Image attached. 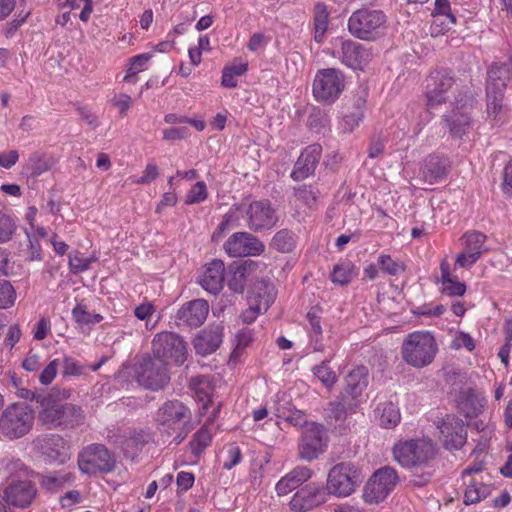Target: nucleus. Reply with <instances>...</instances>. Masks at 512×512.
<instances>
[{"label":"nucleus","instance_id":"a211bd4d","mask_svg":"<svg viewBox=\"0 0 512 512\" xmlns=\"http://www.w3.org/2000/svg\"><path fill=\"white\" fill-rule=\"evenodd\" d=\"M440 439L448 450H458L463 447L467 439V431L461 419L454 415H447L437 425Z\"/></svg>","mask_w":512,"mask_h":512},{"label":"nucleus","instance_id":"9b49d317","mask_svg":"<svg viewBox=\"0 0 512 512\" xmlns=\"http://www.w3.org/2000/svg\"><path fill=\"white\" fill-rule=\"evenodd\" d=\"M398 482L399 477L394 468L385 466L378 469L364 487V501L368 504L382 502L394 490Z\"/></svg>","mask_w":512,"mask_h":512},{"label":"nucleus","instance_id":"4be33fe9","mask_svg":"<svg viewBox=\"0 0 512 512\" xmlns=\"http://www.w3.org/2000/svg\"><path fill=\"white\" fill-rule=\"evenodd\" d=\"M38 447L49 462L63 464L70 458L65 439L58 434H49L38 439Z\"/></svg>","mask_w":512,"mask_h":512},{"label":"nucleus","instance_id":"a878e982","mask_svg":"<svg viewBox=\"0 0 512 512\" xmlns=\"http://www.w3.org/2000/svg\"><path fill=\"white\" fill-rule=\"evenodd\" d=\"M223 340V326L213 324L201 331L194 339V348L199 355H209L215 352Z\"/></svg>","mask_w":512,"mask_h":512},{"label":"nucleus","instance_id":"1a4fd4ad","mask_svg":"<svg viewBox=\"0 0 512 512\" xmlns=\"http://www.w3.org/2000/svg\"><path fill=\"white\" fill-rule=\"evenodd\" d=\"M386 22V16L381 10L369 8L358 9L348 20L349 32L362 40H373L379 34Z\"/></svg>","mask_w":512,"mask_h":512},{"label":"nucleus","instance_id":"4c0bfd02","mask_svg":"<svg viewBox=\"0 0 512 512\" xmlns=\"http://www.w3.org/2000/svg\"><path fill=\"white\" fill-rule=\"evenodd\" d=\"M239 219H240V215L237 210L236 204H234L230 208V210L223 216L222 221L220 222L218 227L213 232L212 241L218 242L227 231L239 227L240 226Z\"/></svg>","mask_w":512,"mask_h":512},{"label":"nucleus","instance_id":"2f4dec72","mask_svg":"<svg viewBox=\"0 0 512 512\" xmlns=\"http://www.w3.org/2000/svg\"><path fill=\"white\" fill-rule=\"evenodd\" d=\"M368 385V371L364 366H359L353 369L346 376V386L340 392L341 394L358 400L362 392Z\"/></svg>","mask_w":512,"mask_h":512},{"label":"nucleus","instance_id":"5701e85b","mask_svg":"<svg viewBox=\"0 0 512 512\" xmlns=\"http://www.w3.org/2000/svg\"><path fill=\"white\" fill-rule=\"evenodd\" d=\"M322 146L311 144L306 147L295 163L291 177L294 180H302L314 173L321 158Z\"/></svg>","mask_w":512,"mask_h":512},{"label":"nucleus","instance_id":"6ab92c4d","mask_svg":"<svg viewBox=\"0 0 512 512\" xmlns=\"http://www.w3.org/2000/svg\"><path fill=\"white\" fill-rule=\"evenodd\" d=\"M37 494L35 483L30 477L13 479L4 490V498L10 505L26 508L31 505Z\"/></svg>","mask_w":512,"mask_h":512},{"label":"nucleus","instance_id":"774afa93","mask_svg":"<svg viewBox=\"0 0 512 512\" xmlns=\"http://www.w3.org/2000/svg\"><path fill=\"white\" fill-rule=\"evenodd\" d=\"M454 347L466 348L468 351H472L475 349V343L473 338L466 332H459L453 341Z\"/></svg>","mask_w":512,"mask_h":512},{"label":"nucleus","instance_id":"09e8293b","mask_svg":"<svg viewBox=\"0 0 512 512\" xmlns=\"http://www.w3.org/2000/svg\"><path fill=\"white\" fill-rule=\"evenodd\" d=\"M363 106L364 101H358L356 111L344 115L341 122V129L343 132H352L356 127L359 126L363 119Z\"/></svg>","mask_w":512,"mask_h":512},{"label":"nucleus","instance_id":"ddd939ff","mask_svg":"<svg viewBox=\"0 0 512 512\" xmlns=\"http://www.w3.org/2000/svg\"><path fill=\"white\" fill-rule=\"evenodd\" d=\"M327 437L323 425L310 422L302 432L298 444V456L305 461L317 459L326 449Z\"/></svg>","mask_w":512,"mask_h":512},{"label":"nucleus","instance_id":"473e14b6","mask_svg":"<svg viewBox=\"0 0 512 512\" xmlns=\"http://www.w3.org/2000/svg\"><path fill=\"white\" fill-rule=\"evenodd\" d=\"M443 120L454 138H462L470 128V116L467 111L453 110Z\"/></svg>","mask_w":512,"mask_h":512},{"label":"nucleus","instance_id":"79ce46f5","mask_svg":"<svg viewBox=\"0 0 512 512\" xmlns=\"http://www.w3.org/2000/svg\"><path fill=\"white\" fill-rule=\"evenodd\" d=\"M212 439L211 431L208 425H203L192 437L190 448L192 453L199 457L207 446L210 445Z\"/></svg>","mask_w":512,"mask_h":512},{"label":"nucleus","instance_id":"c756f323","mask_svg":"<svg viewBox=\"0 0 512 512\" xmlns=\"http://www.w3.org/2000/svg\"><path fill=\"white\" fill-rule=\"evenodd\" d=\"M457 407L466 417H475L484 407V398L476 390L467 388L460 391Z\"/></svg>","mask_w":512,"mask_h":512},{"label":"nucleus","instance_id":"b1692460","mask_svg":"<svg viewBox=\"0 0 512 512\" xmlns=\"http://www.w3.org/2000/svg\"><path fill=\"white\" fill-rule=\"evenodd\" d=\"M341 62L352 69H361L370 61L371 53L362 44L347 39L341 40Z\"/></svg>","mask_w":512,"mask_h":512},{"label":"nucleus","instance_id":"6e6552de","mask_svg":"<svg viewBox=\"0 0 512 512\" xmlns=\"http://www.w3.org/2000/svg\"><path fill=\"white\" fill-rule=\"evenodd\" d=\"M362 480L361 473L354 464L341 462L329 470L326 491L339 498L348 497L355 492Z\"/></svg>","mask_w":512,"mask_h":512},{"label":"nucleus","instance_id":"6e6d98bb","mask_svg":"<svg viewBox=\"0 0 512 512\" xmlns=\"http://www.w3.org/2000/svg\"><path fill=\"white\" fill-rule=\"evenodd\" d=\"M29 163L31 165L30 166L31 173L34 176L41 175L42 173L46 172L50 168L46 159L38 153L32 154L30 156Z\"/></svg>","mask_w":512,"mask_h":512},{"label":"nucleus","instance_id":"bf43d9fd","mask_svg":"<svg viewBox=\"0 0 512 512\" xmlns=\"http://www.w3.org/2000/svg\"><path fill=\"white\" fill-rule=\"evenodd\" d=\"M84 367L73 357L65 356L63 360V375L64 376H78L83 374Z\"/></svg>","mask_w":512,"mask_h":512},{"label":"nucleus","instance_id":"680f3d73","mask_svg":"<svg viewBox=\"0 0 512 512\" xmlns=\"http://www.w3.org/2000/svg\"><path fill=\"white\" fill-rule=\"evenodd\" d=\"M92 262L91 258H84L79 253H76L73 256H70L69 265L70 269L74 273H81L89 269L90 264Z\"/></svg>","mask_w":512,"mask_h":512},{"label":"nucleus","instance_id":"0e129e2a","mask_svg":"<svg viewBox=\"0 0 512 512\" xmlns=\"http://www.w3.org/2000/svg\"><path fill=\"white\" fill-rule=\"evenodd\" d=\"M480 256L477 253H472L466 249H464L461 253L457 255L455 264L461 268H470L472 267L478 260Z\"/></svg>","mask_w":512,"mask_h":512},{"label":"nucleus","instance_id":"393cba45","mask_svg":"<svg viewBox=\"0 0 512 512\" xmlns=\"http://www.w3.org/2000/svg\"><path fill=\"white\" fill-rule=\"evenodd\" d=\"M449 168L450 161L448 158L431 154L425 158L420 175L425 182L435 184L446 178Z\"/></svg>","mask_w":512,"mask_h":512},{"label":"nucleus","instance_id":"72a5a7b5","mask_svg":"<svg viewBox=\"0 0 512 512\" xmlns=\"http://www.w3.org/2000/svg\"><path fill=\"white\" fill-rule=\"evenodd\" d=\"M442 284V292L448 296H462L466 292V285L464 282L458 281L456 276H452L450 272V265L447 261H442L440 264Z\"/></svg>","mask_w":512,"mask_h":512},{"label":"nucleus","instance_id":"a19ab883","mask_svg":"<svg viewBox=\"0 0 512 512\" xmlns=\"http://www.w3.org/2000/svg\"><path fill=\"white\" fill-rule=\"evenodd\" d=\"M355 266L351 261H343L335 265L331 273L333 283L345 285L355 276Z\"/></svg>","mask_w":512,"mask_h":512},{"label":"nucleus","instance_id":"052dcab7","mask_svg":"<svg viewBox=\"0 0 512 512\" xmlns=\"http://www.w3.org/2000/svg\"><path fill=\"white\" fill-rule=\"evenodd\" d=\"M432 15L445 16L449 19L451 24L456 23V17L451 12L449 0H435V8Z\"/></svg>","mask_w":512,"mask_h":512},{"label":"nucleus","instance_id":"7c9ffc66","mask_svg":"<svg viewBox=\"0 0 512 512\" xmlns=\"http://www.w3.org/2000/svg\"><path fill=\"white\" fill-rule=\"evenodd\" d=\"M262 287L265 289L264 294L257 293L255 295V298H259V300L255 304V306H250L249 309H247L246 311H244L242 313L241 318L244 323H248V324L252 323L256 319V317L260 313V311L262 309L267 310L268 307L270 306V304L273 302L274 295H275L274 287L269 283L261 281L255 287V289H258V288L260 289Z\"/></svg>","mask_w":512,"mask_h":512},{"label":"nucleus","instance_id":"49530a36","mask_svg":"<svg viewBox=\"0 0 512 512\" xmlns=\"http://www.w3.org/2000/svg\"><path fill=\"white\" fill-rule=\"evenodd\" d=\"M312 371L328 389H331L337 382L336 373L329 367L326 361H322L319 365L314 366Z\"/></svg>","mask_w":512,"mask_h":512},{"label":"nucleus","instance_id":"2eb2a0df","mask_svg":"<svg viewBox=\"0 0 512 512\" xmlns=\"http://www.w3.org/2000/svg\"><path fill=\"white\" fill-rule=\"evenodd\" d=\"M224 251L233 258L260 256L265 251L264 243L250 232H235L223 245Z\"/></svg>","mask_w":512,"mask_h":512},{"label":"nucleus","instance_id":"e2e57ef3","mask_svg":"<svg viewBox=\"0 0 512 512\" xmlns=\"http://www.w3.org/2000/svg\"><path fill=\"white\" fill-rule=\"evenodd\" d=\"M296 197L306 205L311 206L316 202L317 193L311 186H301L295 191Z\"/></svg>","mask_w":512,"mask_h":512},{"label":"nucleus","instance_id":"423d86ee","mask_svg":"<svg viewBox=\"0 0 512 512\" xmlns=\"http://www.w3.org/2000/svg\"><path fill=\"white\" fill-rule=\"evenodd\" d=\"M34 413L24 403L8 405L0 415V433L8 439H18L32 428Z\"/></svg>","mask_w":512,"mask_h":512},{"label":"nucleus","instance_id":"20e7f679","mask_svg":"<svg viewBox=\"0 0 512 512\" xmlns=\"http://www.w3.org/2000/svg\"><path fill=\"white\" fill-rule=\"evenodd\" d=\"M240 218H244L246 227L253 232L271 230L278 222V215L272 203L267 199L243 200L236 204Z\"/></svg>","mask_w":512,"mask_h":512},{"label":"nucleus","instance_id":"13d9d810","mask_svg":"<svg viewBox=\"0 0 512 512\" xmlns=\"http://www.w3.org/2000/svg\"><path fill=\"white\" fill-rule=\"evenodd\" d=\"M60 363L58 359L52 360L40 373L39 381L43 385H49L55 378Z\"/></svg>","mask_w":512,"mask_h":512},{"label":"nucleus","instance_id":"69168bd1","mask_svg":"<svg viewBox=\"0 0 512 512\" xmlns=\"http://www.w3.org/2000/svg\"><path fill=\"white\" fill-rule=\"evenodd\" d=\"M228 286L231 290L236 293H242L245 288V274L241 269H236L230 279L228 280Z\"/></svg>","mask_w":512,"mask_h":512},{"label":"nucleus","instance_id":"58836bf2","mask_svg":"<svg viewBox=\"0 0 512 512\" xmlns=\"http://www.w3.org/2000/svg\"><path fill=\"white\" fill-rule=\"evenodd\" d=\"M329 13L322 3H317L314 8V39L322 43L328 28Z\"/></svg>","mask_w":512,"mask_h":512},{"label":"nucleus","instance_id":"bb28decb","mask_svg":"<svg viewBox=\"0 0 512 512\" xmlns=\"http://www.w3.org/2000/svg\"><path fill=\"white\" fill-rule=\"evenodd\" d=\"M225 265L222 260L215 259L205 266L199 284L210 294H218L224 284Z\"/></svg>","mask_w":512,"mask_h":512},{"label":"nucleus","instance_id":"338daca9","mask_svg":"<svg viewBox=\"0 0 512 512\" xmlns=\"http://www.w3.org/2000/svg\"><path fill=\"white\" fill-rule=\"evenodd\" d=\"M42 356L33 352L29 351L26 358L23 360L22 367L29 372H34L39 370V368L42 366Z\"/></svg>","mask_w":512,"mask_h":512},{"label":"nucleus","instance_id":"a18cd8bd","mask_svg":"<svg viewBox=\"0 0 512 512\" xmlns=\"http://www.w3.org/2000/svg\"><path fill=\"white\" fill-rule=\"evenodd\" d=\"M72 316L79 325H94L100 323L103 319L100 314L89 312L86 305L83 304H77L73 308Z\"/></svg>","mask_w":512,"mask_h":512},{"label":"nucleus","instance_id":"aec40b11","mask_svg":"<svg viewBox=\"0 0 512 512\" xmlns=\"http://www.w3.org/2000/svg\"><path fill=\"white\" fill-rule=\"evenodd\" d=\"M209 313V304L204 299H195L183 304L176 313L178 326L196 328L201 326Z\"/></svg>","mask_w":512,"mask_h":512},{"label":"nucleus","instance_id":"c9c22d12","mask_svg":"<svg viewBox=\"0 0 512 512\" xmlns=\"http://www.w3.org/2000/svg\"><path fill=\"white\" fill-rule=\"evenodd\" d=\"M375 411L379 415L380 425L384 428H393L400 422L399 408L392 402L379 404Z\"/></svg>","mask_w":512,"mask_h":512},{"label":"nucleus","instance_id":"0eeeda50","mask_svg":"<svg viewBox=\"0 0 512 512\" xmlns=\"http://www.w3.org/2000/svg\"><path fill=\"white\" fill-rule=\"evenodd\" d=\"M167 363L162 358L146 354L135 364V378L139 385L157 391L170 381Z\"/></svg>","mask_w":512,"mask_h":512},{"label":"nucleus","instance_id":"f03ea898","mask_svg":"<svg viewBox=\"0 0 512 512\" xmlns=\"http://www.w3.org/2000/svg\"><path fill=\"white\" fill-rule=\"evenodd\" d=\"M40 405L39 421L48 429H73L84 422L81 407L62 403L51 396L38 397Z\"/></svg>","mask_w":512,"mask_h":512},{"label":"nucleus","instance_id":"c85d7f7f","mask_svg":"<svg viewBox=\"0 0 512 512\" xmlns=\"http://www.w3.org/2000/svg\"><path fill=\"white\" fill-rule=\"evenodd\" d=\"M359 406V400L339 394V396L328 404L326 417L335 422H344L349 414L355 413Z\"/></svg>","mask_w":512,"mask_h":512},{"label":"nucleus","instance_id":"7ed1b4c3","mask_svg":"<svg viewBox=\"0 0 512 512\" xmlns=\"http://www.w3.org/2000/svg\"><path fill=\"white\" fill-rule=\"evenodd\" d=\"M438 351L434 336L427 331L409 333L401 345L403 361L414 367L423 368L430 365Z\"/></svg>","mask_w":512,"mask_h":512},{"label":"nucleus","instance_id":"5fc2aeb1","mask_svg":"<svg viewBox=\"0 0 512 512\" xmlns=\"http://www.w3.org/2000/svg\"><path fill=\"white\" fill-rule=\"evenodd\" d=\"M72 478L71 474L51 473L43 478V484L48 489H59L67 482H71Z\"/></svg>","mask_w":512,"mask_h":512},{"label":"nucleus","instance_id":"f3484780","mask_svg":"<svg viewBox=\"0 0 512 512\" xmlns=\"http://www.w3.org/2000/svg\"><path fill=\"white\" fill-rule=\"evenodd\" d=\"M453 84L454 78L450 70L443 69L432 72L426 85L427 105L432 108L446 102L447 93Z\"/></svg>","mask_w":512,"mask_h":512},{"label":"nucleus","instance_id":"603ef678","mask_svg":"<svg viewBox=\"0 0 512 512\" xmlns=\"http://www.w3.org/2000/svg\"><path fill=\"white\" fill-rule=\"evenodd\" d=\"M208 192L206 184L203 181H198L187 193L186 204H197L207 199Z\"/></svg>","mask_w":512,"mask_h":512},{"label":"nucleus","instance_id":"dca6fc26","mask_svg":"<svg viewBox=\"0 0 512 512\" xmlns=\"http://www.w3.org/2000/svg\"><path fill=\"white\" fill-rule=\"evenodd\" d=\"M108 440L120 447L125 455H136L151 440L150 433L144 429L126 428L109 431Z\"/></svg>","mask_w":512,"mask_h":512},{"label":"nucleus","instance_id":"412c9836","mask_svg":"<svg viewBox=\"0 0 512 512\" xmlns=\"http://www.w3.org/2000/svg\"><path fill=\"white\" fill-rule=\"evenodd\" d=\"M325 502V493L316 483H309L299 489L290 501V508L295 512H305Z\"/></svg>","mask_w":512,"mask_h":512},{"label":"nucleus","instance_id":"f8f14e48","mask_svg":"<svg viewBox=\"0 0 512 512\" xmlns=\"http://www.w3.org/2000/svg\"><path fill=\"white\" fill-rule=\"evenodd\" d=\"M345 87L344 75L335 68L323 69L317 72L313 82L315 98L324 103L335 102Z\"/></svg>","mask_w":512,"mask_h":512},{"label":"nucleus","instance_id":"9d476101","mask_svg":"<svg viewBox=\"0 0 512 512\" xmlns=\"http://www.w3.org/2000/svg\"><path fill=\"white\" fill-rule=\"evenodd\" d=\"M152 352L167 364L168 361H172L176 365H182L187 358V344L178 334L163 331L154 336Z\"/></svg>","mask_w":512,"mask_h":512},{"label":"nucleus","instance_id":"864d4df0","mask_svg":"<svg viewBox=\"0 0 512 512\" xmlns=\"http://www.w3.org/2000/svg\"><path fill=\"white\" fill-rule=\"evenodd\" d=\"M151 57V53H143L132 57L130 59V67L128 69L126 76L124 77V80L130 79L131 77L135 76L137 73L142 71L144 66L151 59Z\"/></svg>","mask_w":512,"mask_h":512},{"label":"nucleus","instance_id":"39448f33","mask_svg":"<svg viewBox=\"0 0 512 512\" xmlns=\"http://www.w3.org/2000/svg\"><path fill=\"white\" fill-rule=\"evenodd\" d=\"M77 464L79 470L89 476L109 474L116 468V457L105 445L92 443L79 452Z\"/></svg>","mask_w":512,"mask_h":512},{"label":"nucleus","instance_id":"8fccbe9b","mask_svg":"<svg viewBox=\"0 0 512 512\" xmlns=\"http://www.w3.org/2000/svg\"><path fill=\"white\" fill-rule=\"evenodd\" d=\"M16 230L14 219L0 210V243L9 241Z\"/></svg>","mask_w":512,"mask_h":512},{"label":"nucleus","instance_id":"ea45409f","mask_svg":"<svg viewBox=\"0 0 512 512\" xmlns=\"http://www.w3.org/2000/svg\"><path fill=\"white\" fill-rule=\"evenodd\" d=\"M486 240L487 236L478 231L465 233L462 237L464 249L472 253H477V255L480 257L484 252L487 251L484 246Z\"/></svg>","mask_w":512,"mask_h":512},{"label":"nucleus","instance_id":"f704fd0d","mask_svg":"<svg viewBox=\"0 0 512 512\" xmlns=\"http://www.w3.org/2000/svg\"><path fill=\"white\" fill-rule=\"evenodd\" d=\"M0 471L4 477L23 479L30 477L31 471L18 458L5 457L0 462Z\"/></svg>","mask_w":512,"mask_h":512},{"label":"nucleus","instance_id":"cd10ccee","mask_svg":"<svg viewBox=\"0 0 512 512\" xmlns=\"http://www.w3.org/2000/svg\"><path fill=\"white\" fill-rule=\"evenodd\" d=\"M312 477V470L307 466H297L276 484L275 489L279 496H284L301 486Z\"/></svg>","mask_w":512,"mask_h":512},{"label":"nucleus","instance_id":"4d7b16f0","mask_svg":"<svg viewBox=\"0 0 512 512\" xmlns=\"http://www.w3.org/2000/svg\"><path fill=\"white\" fill-rule=\"evenodd\" d=\"M111 103L118 109L120 116L125 117L132 105V98L124 93L115 94L111 99Z\"/></svg>","mask_w":512,"mask_h":512},{"label":"nucleus","instance_id":"3c124183","mask_svg":"<svg viewBox=\"0 0 512 512\" xmlns=\"http://www.w3.org/2000/svg\"><path fill=\"white\" fill-rule=\"evenodd\" d=\"M16 299V292L9 281L0 280V309L11 307Z\"/></svg>","mask_w":512,"mask_h":512},{"label":"nucleus","instance_id":"de8ad7c7","mask_svg":"<svg viewBox=\"0 0 512 512\" xmlns=\"http://www.w3.org/2000/svg\"><path fill=\"white\" fill-rule=\"evenodd\" d=\"M378 266L382 271L391 276L403 273L406 268L404 263L392 259V257L387 254H381L378 257Z\"/></svg>","mask_w":512,"mask_h":512},{"label":"nucleus","instance_id":"4468645a","mask_svg":"<svg viewBox=\"0 0 512 512\" xmlns=\"http://www.w3.org/2000/svg\"><path fill=\"white\" fill-rule=\"evenodd\" d=\"M155 420L164 431H181L190 422L191 412L182 402L170 400L158 409Z\"/></svg>","mask_w":512,"mask_h":512},{"label":"nucleus","instance_id":"e433bc0d","mask_svg":"<svg viewBox=\"0 0 512 512\" xmlns=\"http://www.w3.org/2000/svg\"><path fill=\"white\" fill-rule=\"evenodd\" d=\"M270 247L280 253H290L296 247V235L288 229H281L272 237Z\"/></svg>","mask_w":512,"mask_h":512},{"label":"nucleus","instance_id":"37998d69","mask_svg":"<svg viewBox=\"0 0 512 512\" xmlns=\"http://www.w3.org/2000/svg\"><path fill=\"white\" fill-rule=\"evenodd\" d=\"M490 492L491 489L489 485L470 481L464 494V503L466 505L475 504L485 499Z\"/></svg>","mask_w":512,"mask_h":512},{"label":"nucleus","instance_id":"f257e3e1","mask_svg":"<svg viewBox=\"0 0 512 512\" xmlns=\"http://www.w3.org/2000/svg\"><path fill=\"white\" fill-rule=\"evenodd\" d=\"M436 454V445L427 438L401 441L393 448L395 460L403 467L414 469L410 482L417 487L425 486L431 480L434 469L430 462Z\"/></svg>","mask_w":512,"mask_h":512},{"label":"nucleus","instance_id":"c03bdc74","mask_svg":"<svg viewBox=\"0 0 512 512\" xmlns=\"http://www.w3.org/2000/svg\"><path fill=\"white\" fill-rule=\"evenodd\" d=\"M487 91V113L488 116L495 122L501 121V114L503 112V96L504 92L497 93L495 91H490L489 88H486Z\"/></svg>","mask_w":512,"mask_h":512}]
</instances>
